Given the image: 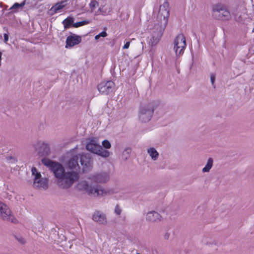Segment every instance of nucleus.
<instances>
[{"label":"nucleus","instance_id":"1","mask_svg":"<svg viewBox=\"0 0 254 254\" xmlns=\"http://www.w3.org/2000/svg\"><path fill=\"white\" fill-rule=\"evenodd\" d=\"M42 162L53 172L57 179L58 186L62 189L69 188L79 178L78 173L76 172H65L63 166L58 162L48 158H43Z\"/></svg>","mask_w":254,"mask_h":254},{"label":"nucleus","instance_id":"2","mask_svg":"<svg viewBox=\"0 0 254 254\" xmlns=\"http://www.w3.org/2000/svg\"><path fill=\"white\" fill-rule=\"evenodd\" d=\"M76 188L78 190H85L89 195H93L94 196H103L109 193V191L104 190L100 187L97 186L93 188L89 186L88 183L85 181L78 183L76 186Z\"/></svg>","mask_w":254,"mask_h":254},{"label":"nucleus","instance_id":"3","mask_svg":"<svg viewBox=\"0 0 254 254\" xmlns=\"http://www.w3.org/2000/svg\"><path fill=\"white\" fill-rule=\"evenodd\" d=\"M169 4L168 1H165L162 5H160L157 18L159 22V26L161 29H164L167 25L168 18L170 15L169 9Z\"/></svg>","mask_w":254,"mask_h":254},{"label":"nucleus","instance_id":"4","mask_svg":"<svg viewBox=\"0 0 254 254\" xmlns=\"http://www.w3.org/2000/svg\"><path fill=\"white\" fill-rule=\"evenodd\" d=\"M174 50L177 56L183 54L186 48V41L183 34H179L174 39Z\"/></svg>","mask_w":254,"mask_h":254},{"label":"nucleus","instance_id":"5","mask_svg":"<svg viewBox=\"0 0 254 254\" xmlns=\"http://www.w3.org/2000/svg\"><path fill=\"white\" fill-rule=\"evenodd\" d=\"M86 148L89 151L102 157H107L110 155V152L108 150L104 149L100 145L93 140L86 144Z\"/></svg>","mask_w":254,"mask_h":254},{"label":"nucleus","instance_id":"6","mask_svg":"<svg viewBox=\"0 0 254 254\" xmlns=\"http://www.w3.org/2000/svg\"><path fill=\"white\" fill-rule=\"evenodd\" d=\"M213 10L214 12L215 16L219 20H228L231 18L230 12L220 5H215L214 6Z\"/></svg>","mask_w":254,"mask_h":254},{"label":"nucleus","instance_id":"7","mask_svg":"<svg viewBox=\"0 0 254 254\" xmlns=\"http://www.w3.org/2000/svg\"><path fill=\"white\" fill-rule=\"evenodd\" d=\"M31 171L32 174L35 175L34 186L39 189H47L48 188V180L46 179H40L41 174L40 173L37 172L35 167H33Z\"/></svg>","mask_w":254,"mask_h":254},{"label":"nucleus","instance_id":"8","mask_svg":"<svg viewBox=\"0 0 254 254\" xmlns=\"http://www.w3.org/2000/svg\"><path fill=\"white\" fill-rule=\"evenodd\" d=\"M0 216L6 221L12 223H15L16 221L8 207L1 202H0Z\"/></svg>","mask_w":254,"mask_h":254},{"label":"nucleus","instance_id":"9","mask_svg":"<svg viewBox=\"0 0 254 254\" xmlns=\"http://www.w3.org/2000/svg\"><path fill=\"white\" fill-rule=\"evenodd\" d=\"M154 109L148 107H143L140 109L139 118L143 123L149 122L153 114Z\"/></svg>","mask_w":254,"mask_h":254},{"label":"nucleus","instance_id":"10","mask_svg":"<svg viewBox=\"0 0 254 254\" xmlns=\"http://www.w3.org/2000/svg\"><path fill=\"white\" fill-rule=\"evenodd\" d=\"M115 84L111 81H108L106 83L102 82L98 86L99 92L104 95H108L113 91Z\"/></svg>","mask_w":254,"mask_h":254},{"label":"nucleus","instance_id":"11","mask_svg":"<svg viewBox=\"0 0 254 254\" xmlns=\"http://www.w3.org/2000/svg\"><path fill=\"white\" fill-rule=\"evenodd\" d=\"M82 170L84 172L89 171L92 167V160L90 157L84 154H78Z\"/></svg>","mask_w":254,"mask_h":254},{"label":"nucleus","instance_id":"12","mask_svg":"<svg viewBox=\"0 0 254 254\" xmlns=\"http://www.w3.org/2000/svg\"><path fill=\"white\" fill-rule=\"evenodd\" d=\"M81 41V37L76 35L68 36L66 40V48L72 47L79 44Z\"/></svg>","mask_w":254,"mask_h":254},{"label":"nucleus","instance_id":"13","mask_svg":"<svg viewBox=\"0 0 254 254\" xmlns=\"http://www.w3.org/2000/svg\"><path fill=\"white\" fill-rule=\"evenodd\" d=\"M90 178L95 182L104 183L109 180V176L106 173H102L93 175Z\"/></svg>","mask_w":254,"mask_h":254},{"label":"nucleus","instance_id":"14","mask_svg":"<svg viewBox=\"0 0 254 254\" xmlns=\"http://www.w3.org/2000/svg\"><path fill=\"white\" fill-rule=\"evenodd\" d=\"M164 29H161V26H159V30L157 33L153 35L148 42V44L150 46L152 47L157 44L161 39L162 35V31Z\"/></svg>","mask_w":254,"mask_h":254},{"label":"nucleus","instance_id":"15","mask_svg":"<svg viewBox=\"0 0 254 254\" xmlns=\"http://www.w3.org/2000/svg\"><path fill=\"white\" fill-rule=\"evenodd\" d=\"M79 155L73 156L70 158L67 163V167L69 169H74L77 170L79 169L78 164Z\"/></svg>","mask_w":254,"mask_h":254},{"label":"nucleus","instance_id":"16","mask_svg":"<svg viewBox=\"0 0 254 254\" xmlns=\"http://www.w3.org/2000/svg\"><path fill=\"white\" fill-rule=\"evenodd\" d=\"M36 150H38L39 153L43 155H48L50 153V149L47 144L43 142H39L35 146Z\"/></svg>","mask_w":254,"mask_h":254},{"label":"nucleus","instance_id":"17","mask_svg":"<svg viewBox=\"0 0 254 254\" xmlns=\"http://www.w3.org/2000/svg\"><path fill=\"white\" fill-rule=\"evenodd\" d=\"M93 220L100 224H105L107 222L106 218L104 214H101L100 212L97 211L93 215Z\"/></svg>","mask_w":254,"mask_h":254},{"label":"nucleus","instance_id":"18","mask_svg":"<svg viewBox=\"0 0 254 254\" xmlns=\"http://www.w3.org/2000/svg\"><path fill=\"white\" fill-rule=\"evenodd\" d=\"M161 215L155 211H151L148 212L147 214V219L150 221H156V220H160Z\"/></svg>","mask_w":254,"mask_h":254},{"label":"nucleus","instance_id":"19","mask_svg":"<svg viewBox=\"0 0 254 254\" xmlns=\"http://www.w3.org/2000/svg\"><path fill=\"white\" fill-rule=\"evenodd\" d=\"M74 18L72 17H67L65 19H64L62 23L64 25V29H67L72 26V24L74 23Z\"/></svg>","mask_w":254,"mask_h":254},{"label":"nucleus","instance_id":"20","mask_svg":"<svg viewBox=\"0 0 254 254\" xmlns=\"http://www.w3.org/2000/svg\"><path fill=\"white\" fill-rule=\"evenodd\" d=\"M25 4V1L24 0L21 3H15L10 8L9 10L13 13L18 11V9H22L23 6Z\"/></svg>","mask_w":254,"mask_h":254},{"label":"nucleus","instance_id":"21","mask_svg":"<svg viewBox=\"0 0 254 254\" xmlns=\"http://www.w3.org/2000/svg\"><path fill=\"white\" fill-rule=\"evenodd\" d=\"M148 153L153 160H156L158 157L157 151L154 148H151L148 150Z\"/></svg>","mask_w":254,"mask_h":254},{"label":"nucleus","instance_id":"22","mask_svg":"<svg viewBox=\"0 0 254 254\" xmlns=\"http://www.w3.org/2000/svg\"><path fill=\"white\" fill-rule=\"evenodd\" d=\"M213 164V159L211 158H209L207 164L203 168L202 171L203 172H208L210 169L211 168Z\"/></svg>","mask_w":254,"mask_h":254},{"label":"nucleus","instance_id":"23","mask_svg":"<svg viewBox=\"0 0 254 254\" xmlns=\"http://www.w3.org/2000/svg\"><path fill=\"white\" fill-rule=\"evenodd\" d=\"M90 23V20L88 19H85L82 21L77 22L76 23H74L72 24V27L75 28H77L80 26H82L85 25H87Z\"/></svg>","mask_w":254,"mask_h":254},{"label":"nucleus","instance_id":"24","mask_svg":"<svg viewBox=\"0 0 254 254\" xmlns=\"http://www.w3.org/2000/svg\"><path fill=\"white\" fill-rule=\"evenodd\" d=\"M89 5L91 11H93L97 7H98L99 2L96 0H92Z\"/></svg>","mask_w":254,"mask_h":254},{"label":"nucleus","instance_id":"25","mask_svg":"<svg viewBox=\"0 0 254 254\" xmlns=\"http://www.w3.org/2000/svg\"><path fill=\"white\" fill-rule=\"evenodd\" d=\"M107 36V33L106 31H103L100 32L99 34L97 35L95 37L96 40H98L100 37H105Z\"/></svg>","mask_w":254,"mask_h":254},{"label":"nucleus","instance_id":"26","mask_svg":"<svg viewBox=\"0 0 254 254\" xmlns=\"http://www.w3.org/2000/svg\"><path fill=\"white\" fill-rule=\"evenodd\" d=\"M102 145L104 148L109 149L111 147V143L108 140H104L102 142Z\"/></svg>","mask_w":254,"mask_h":254},{"label":"nucleus","instance_id":"27","mask_svg":"<svg viewBox=\"0 0 254 254\" xmlns=\"http://www.w3.org/2000/svg\"><path fill=\"white\" fill-rule=\"evenodd\" d=\"M115 212L118 215L121 214L122 210H121V208H120L119 205H117L116 206L115 209Z\"/></svg>","mask_w":254,"mask_h":254},{"label":"nucleus","instance_id":"28","mask_svg":"<svg viewBox=\"0 0 254 254\" xmlns=\"http://www.w3.org/2000/svg\"><path fill=\"white\" fill-rule=\"evenodd\" d=\"M54 7H55V9L56 10H58L62 9L64 7V5L61 3H57L55 5Z\"/></svg>","mask_w":254,"mask_h":254},{"label":"nucleus","instance_id":"29","mask_svg":"<svg viewBox=\"0 0 254 254\" xmlns=\"http://www.w3.org/2000/svg\"><path fill=\"white\" fill-rule=\"evenodd\" d=\"M131 152V150L130 149H126L124 152H123V155H125V153H127V156H126L125 157V158L126 159H127L128 156V154Z\"/></svg>","mask_w":254,"mask_h":254},{"label":"nucleus","instance_id":"30","mask_svg":"<svg viewBox=\"0 0 254 254\" xmlns=\"http://www.w3.org/2000/svg\"><path fill=\"white\" fill-rule=\"evenodd\" d=\"M210 79H211V82L212 84H213L214 83V81H215V75L213 74H212L211 75Z\"/></svg>","mask_w":254,"mask_h":254},{"label":"nucleus","instance_id":"31","mask_svg":"<svg viewBox=\"0 0 254 254\" xmlns=\"http://www.w3.org/2000/svg\"><path fill=\"white\" fill-rule=\"evenodd\" d=\"M129 45H130V42H127L124 47H123V49H128L129 47Z\"/></svg>","mask_w":254,"mask_h":254},{"label":"nucleus","instance_id":"32","mask_svg":"<svg viewBox=\"0 0 254 254\" xmlns=\"http://www.w3.org/2000/svg\"><path fill=\"white\" fill-rule=\"evenodd\" d=\"M4 36V42H7L8 40V35L6 33H4L3 35Z\"/></svg>","mask_w":254,"mask_h":254},{"label":"nucleus","instance_id":"33","mask_svg":"<svg viewBox=\"0 0 254 254\" xmlns=\"http://www.w3.org/2000/svg\"><path fill=\"white\" fill-rule=\"evenodd\" d=\"M18 241L19 242H20L22 244H24L25 243V241L23 239H19V240H18Z\"/></svg>","mask_w":254,"mask_h":254},{"label":"nucleus","instance_id":"34","mask_svg":"<svg viewBox=\"0 0 254 254\" xmlns=\"http://www.w3.org/2000/svg\"><path fill=\"white\" fill-rule=\"evenodd\" d=\"M169 236L167 234H166L165 236V238H168Z\"/></svg>","mask_w":254,"mask_h":254},{"label":"nucleus","instance_id":"35","mask_svg":"<svg viewBox=\"0 0 254 254\" xmlns=\"http://www.w3.org/2000/svg\"><path fill=\"white\" fill-rule=\"evenodd\" d=\"M253 32H254V28L253 29Z\"/></svg>","mask_w":254,"mask_h":254}]
</instances>
